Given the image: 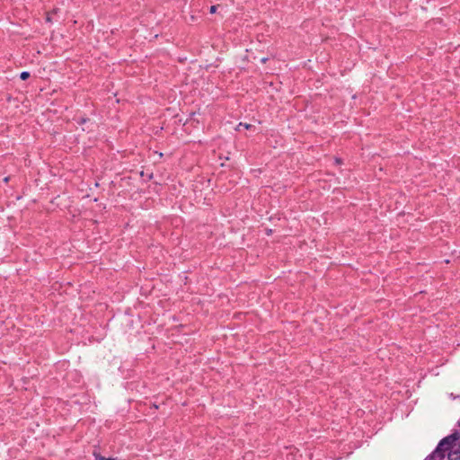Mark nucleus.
I'll list each match as a JSON object with an SVG mask.
<instances>
[{"label": "nucleus", "instance_id": "nucleus-7", "mask_svg": "<svg viewBox=\"0 0 460 460\" xmlns=\"http://www.w3.org/2000/svg\"><path fill=\"white\" fill-rule=\"evenodd\" d=\"M267 59H268L267 58H263L261 59V62H262V63H265V62L267 61Z\"/></svg>", "mask_w": 460, "mask_h": 460}, {"label": "nucleus", "instance_id": "nucleus-4", "mask_svg": "<svg viewBox=\"0 0 460 460\" xmlns=\"http://www.w3.org/2000/svg\"><path fill=\"white\" fill-rule=\"evenodd\" d=\"M93 456L95 457V460H116L114 458H106L104 456H102L100 454H97V453H93Z\"/></svg>", "mask_w": 460, "mask_h": 460}, {"label": "nucleus", "instance_id": "nucleus-1", "mask_svg": "<svg viewBox=\"0 0 460 460\" xmlns=\"http://www.w3.org/2000/svg\"><path fill=\"white\" fill-rule=\"evenodd\" d=\"M460 435L456 431L444 438L440 440L435 450L428 456L425 460H443L446 456V453L448 451V448L452 447L454 442L458 441Z\"/></svg>", "mask_w": 460, "mask_h": 460}, {"label": "nucleus", "instance_id": "nucleus-5", "mask_svg": "<svg viewBox=\"0 0 460 460\" xmlns=\"http://www.w3.org/2000/svg\"><path fill=\"white\" fill-rule=\"evenodd\" d=\"M20 77L22 80H26L27 78L30 77V73L27 71L22 72L20 75Z\"/></svg>", "mask_w": 460, "mask_h": 460}, {"label": "nucleus", "instance_id": "nucleus-6", "mask_svg": "<svg viewBox=\"0 0 460 460\" xmlns=\"http://www.w3.org/2000/svg\"><path fill=\"white\" fill-rule=\"evenodd\" d=\"M217 5H212L209 9L210 13H215L217 12Z\"/></svg>", "mask_w": 460, "mask_h": 460}, {"label": "nucleus", "instance_id": "nucleus-3", "mask_svg": "<svg viewBox=\"0 0 460 460\" xmlns=\"http://www.w3.org/2000/svg\"><path fill=\"white\" fill-rule=\"evenodd\" d=\"M241 127H243L244 128L246 129H250L252 128V125L251 124H247V123H243V122H240L237 127H236V130H240V128Z\"/></svg>", "mask_w": 460, "mask_h": 460}, {"label": "nucleus", "instance_id": "nucleus-2", "mask_svg": "<svg viewBox=\"0 0 460 460\" xmlns=\"http://www.w3.org/2000/svg\"><path fill=\"white\" fill-rule=\"evenodd\" d=\"M447 457L448 460H460V445L455 441L452 447L448 448Z\"/></svg>", "mask_w": 460, "mask_h": 460}, {"label": "nucleus", "instance_id": "nucleus-9", "mask_svg": "<svg viewBox=\"0 0 460 460\" xmlns=\"http://www.w3.org/2000/svg\"><path fill=\"white\" fill-rule=\"evenodd\" d=\"M458 425L460 426V420L458 421Z\"/></svg>", "mask_w": 460, "mask_h": 460}, {"label": "nucleus", "instance_id": "nucleus-8", "mask_svg": "<svg viewBox=\"0 0 460 460\" xmlns=\"http://www.w3.org/2000/svg\"><path fill=\"white\" fill-rule=\"evenodd\" d=\"M86 121V119H82L81 122L84 123Z\"/></svg>", "mask_w": 460, "mask_h": 460}]
</instances>
